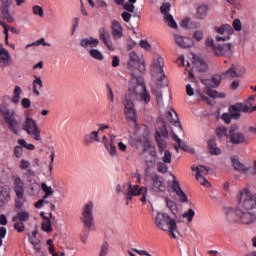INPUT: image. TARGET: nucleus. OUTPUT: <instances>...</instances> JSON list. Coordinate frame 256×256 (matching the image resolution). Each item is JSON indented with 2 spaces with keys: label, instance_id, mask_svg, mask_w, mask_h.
Listing matches in <instances>:
<instances>
[{
  "label": "nucleus",
  "instance_id": "obj_1",
  "mask_svg": "<svg viewBox=\"0 0 256 256\" xmlns=\"http://www.w3.org/2000/svg\"><path fill=\"white\" fill-rule=\"evenodd\" d=\"M237 206L226 211V221L233 225L249 227L256 223V194L249 189L240 190L236 197Z\"/></svg>",
  "mask_w": 256,
  "mask_h": 256
},
{
  "label": "nucleus",
  "instance_id": "obj_2",
  "mask_svg": "<svg viewBox=\"0 0 256 256\" xmlns=\"http://www.w3.org/2000/svg\"><path fill=\"white\" fill-rule=\"evenodd\" d=\"M129 96L134 101H138L139 103H143V105H149L151 103V92L147 90V86H145V80L141 77H136L132 74V79L129 84Z\"/></svg>",
  "mask_w": 256,
  "mask_h": 256
},
{
  "label": "nucleus",
  "instance_id": "obj_3",
  "mask_svg": "<svg viewBox=\"0 0 256 256\" xmlns=\"http://www.w3.org/2000/svg\"><path fill=\"white\" fill-rule=\"evenodd\" d=\"M154 223L160 231L168 233L172 239H179V227L177 226V220L171 218L169 214L165 212H158L154 218Z\"/></svg>",
  "mask_w": 256,
  "mask_h": 256
},
{
  "label": "nucleus",
  "instance_id": "obj_4",
  "mask_svg": "<svg viewBox=\"0 0 256 256\" xmlns=\"http://www.w3.org/2000/svg\"><path fill=\"white\" fill-rule=\"evenodd\" d=\"M243 29V25L241 24V20L239 18L234 19L232 26L230 24H223L221 26H216L214 31L218 33V35L224 36H215V41L225 42L231 39V35L237 31L238 33L241 32Z\"/></svg>",
  "mask_w": 256,
  "mask_h": 256
},
{
  "label": "nucleus",
  "instance_id": "obj_5",
  "mask_svg": "<svg viewBox=\"0 0 256 256\" xmlns=\"http://www.w3.org/2000/svg\"><path fill=\"white\" fill-rule=\"evenodd\" d=\"M145 177H149L151 180L150 189L154 193H165V189H167V185L165 183V178L163 176L157 174L156 172H150L149 169L144 171Z\"/></svg>",
  "mask_w": 256,
  "mask_h": 256
},
{
  "label": "nucleus",
  "instance_id": "obj_6",
  "mask_svg": "<svg viewBox=\"0 0 256 256\" xmlns=\"http://www.w3.org/2000/svg\"><path fill=\"white\" fill-rule=\"evenodd\" d=\"M0 113H2L5 123L9 125V128L15 135H19V120L17 119V113L15 110H9L0 105Z\"/></svg>",
  "mask_w": 256,
  "mask_h": 256
},
{
  "label": "nucleus",
  "instance_id": "obj_7",
  "mask_svg": "<svg viewBox=\"0 0 256 256\" xmlns=\"http://www.w3.org/2000/svg\"><path fill=\"white\" fill-rule=\"evenodd\" d=\"M164 67H165V60L163 59V57L158 56L154 58L152 62L151 71L153 75H160V77L157 80L159 87L167 86V76H165V71L163 70Z\"/></svg>",
  "mask_w": 256,
  "mask_h": 256
},
{
  "label": "nucleus",
  "instance_id": "obj_8",
  "mask_svg": "<svg viewBox=\"0 0 256 256\" xmlns=\"http://www.w3.org/2000/svg\"><path fill=\"white\" fill-rule=\"evenodd\" d=\"M22 129L29 137H32L34 141H41V130L39 129L37 120L27 116L22 124Z\"/></svg>",
  "mask_w": 256,
  "mask_h": 256
},
{
  "label": "nucleus",
  "instance_id": "obj_9",
  "mask_svg": "<svg viewBox=\"0 0 256 256\" xmlns=\"http://www.w3.org/2000/svg\"><path fill=\"white\" fill-rule=\"evenodd\" d=\"M125 191V197H126V205H129L131 201H133V197H139L144 192L146 193L147 187L145 186H139V185H131V182H127L123 184Z\"/></svg>",
  "mask_w": 256,
  "mask_h": 256
},
{
  "label": "nucleus",
  "instance_id": "obj_10",
  "mask_svg": "<svg viewBox=\"0 0 256 256\" xmlns=\"http://www.w3.org/2000/svg\"><path fill=\"white\" fill-rule=\"evenodd\" d=\"M228 139H230V143L232 145H247L249 140L245 137V134L239 130V126L237 124H233L228 133Z\"/></svg>",
  "mask_w": 256,
  "mask_h": 256
},
{
  "label": "nucleus",
  "instance_id": "obj_11",
  "mask_svg": "<svg viewBox=\"0 0 256 256\" xmlns=\"http://www.w3.org/2000/svg\"><path fill=\"white\" fill-rule=\"evenodd\" d=\"M95 204L93 202H88L84 205L82 209L81 221L84 224L86 229H93V225H95L94 218H93V209Z\"/></svg>",
  "mask_w": 256,
  "mask_h": 256
},
{
  "label": "nucleus",
  "instance_id": "obj_12",
  "mask_svg": "<svg viewBox=\"0 0 256 256\" xmlns=\"http://www.w3.org/2000/svg\"><path fill=\"white\" fill-rule=\"evenodd\" d=\"M124 115L128 121H132V123H137V109H135V103L133 102V98L131 96L126 95L124 102Z\"/></svg>",
  "mask_w": 256,
  "mask_h": 256
},
{
  "label": "nucleus",
  "instance_id": "obj_13",
  "mask_svg": "<svg viewBox=\"0 0 256 256\" xmlns=\"http://www.w3.org/2000/svg\"><path fill=\"white\" fill-rule=\"evenodd\" d=\"M130 61L128 62V71H135L138 69L140 73H145L147 71L145 67V61L139 58V55L135 52H130Z\"/></svg>",
  "mask_w": 256,
  "mask_h": 256
},
{
  "label": "nucleus",
  "instance_id": "obj_14",
  "mask_svg": "<svg viewBox=\"0 0 256 256\" xmlns=\"http://www.w3.org/2000/svg\"><path fill=\"white\" fill-rule=\"evenodd\" d=\"M170 11L171 3L166 2L161 5L160 12L164 17L165 23H167V25L170 26L171 29H177V22L175 21V18H173V15H171Z\"/></svg>",
  "mask_w": 256,
  "mask_h": 256
},
{
  "label": "nucleus",
  "instance_id": "obj_15",
  "mask_svg": "<svg viewBox=\"0 0 256 256\" xmlns=\"http://www.w3.org/2000/svg\"><path fill=\"white\" fill-rule=\"evenodd\" d=\"M17 143L18 145L14 147V157L17 159L23 157V149H26L27 151H34L35 149V145L27 143L25 139H18Z\"/></svg>",
  "mask_w": 256,
  "mask_h": 256
},
{
  "label": "nucleus",
  "instance_id": "obj_16",
  "mask_svg": "<svg viewBox=\"0 0 256 256\" xmlns=\"http://www.w3.org/2000/svg\"><path fill=\"white\" fill-rule=\"evenodd\" d=\"M99 39L109 51H115V46L113 45L111 35L109 34V30L107 28L99 29Z\"/></svg>",
  "mask_w": 256,
  "mask_h": 256
},
{
  "label": "nucleus",
  "instance_id": "obj_17",
  "mask_svg": "<svg viewBox=\"0 0 256 256\" xmlns=\"http://www.w3.org/2000/svg\"><path fill=\"white\" fill-rule=\"evenodd\" d=\"M112 37L114 41H119L125 37V28L118 20H113L111 24Z\"/></svg>",
  "mask_w": 256,
  "mask_h": 256
},
{
  "label": "nucleus",
  "instance_id": "obj_18",
  "mask_svg": "<svg viewBox=\"0 0 256 256\" xmlns=\"http://www.w3.org/2000/svg\"><path fill=\"white\" fill-rule=\"evenodd\" d=\"M214 51L217 57H223L225 55H233V44L231 43L216 44V46H214Z\"/></svg>",
  "mask_w": 256,
  "mask_h": 256
},
{
  "label": "nucleus",
  "instance_id": "obj_19",
  "mask_svg": "<svg viewBox=\"0 0 256 256\" xmlns=\"http://www.w3.org/2000/svg\"><path fill=\"white\" fill-rule=\"evenodd\" d=\"M221 81H223L221 75L216 74L213 75L210 79H202L201 83L205 85L207 89H215L221 85Z\"/></svg>",
  "mask_w": 256,
  "mask_h": 256
},
{
  "label": "nucleus",
  "instance_id": "obj_20",
  "mask_svg": "<svg viewBox=\"0 0 256 256\" xmlns=\"http://www.w3.org/2000/svg\"><path fill=\"white\" fill-rule=\"evenodd\" d=\"M192 65L191 71H198L199 73L207 71V63L197 55L192 56Z\"/></svg>",
  "mask_w": 256,
  "mask_h": 256
},
{
  "label": "nucleus",
  "instance_id": "obj_21",
  "mask_svg": "<svg viewBox=\"0 0 256 256\" xmlns=\"http://www.w3.org/2000/svg\"><path fill=\"white\" fill-rule=\"evenodd\" d=\"M14 191L16 197H25V181L19 176L14 177Z\"/></svg>",
  "mask_w": 256,
  "mask_h": 256
},
{
  "label": "nucleus",
  "instance_id": "obj_22",
  "mask_svg": "<svg viewBox=\"0 0 256 256\" xmlns=\"http://www.w3.org/2000/svg\"><path fill=\"white\" fill-rule=\"evenodd\" d=\"M166 118L172 123V125L179 127L180 131H183V126L181 125V121H179V115L175 112V109L172 107L168 108Z\"/></svg>",
  "mask_w": 256,
  "mask_h": 256
},
{
  "label": "nucleus",
  "instance_id": "obj_23",
  "mask_svg": "<svg viewBox=\"0 0 256 256\" xmlns=\"http://www.w3.org/2000/svg\"><path fill=\"white\" fill-rule=\"evenodd\" d=\"M97 45H99V39L97 38L87 37L80 39V47H82V49H86V51L95 49Z\"/></svg>",
  "mask_w": 256,
  "mask_h": 256
},
{
  "label": "nucleus",
  "instance_id": "obj_24",
  "mask_svg": "<svg viewBox=\"0 0 256 256\" xmlns=\"http://www.w3.org/2000/svg\"><path fill=\"white\" fill-rule=\"evenodd\" d=\"M11 201V189L8 186H0V207H5Z\"/></svg>",
  "mask_w": 256,
  "mask_h": 256
},
{
  "label": "nucleus",
  "instance_id": "obj_25",
  "mask_svg": "<svg viewBox=\"0 0 256 256\" xmlns=\"http://www.w3.org/2000/svg\"><path fill=\"white\" fill-rule=\"evenodd\" d=\"M231 162H232L234 169L236 171H238V173L247 175V173H249V171H251V167H247V166H245V164L241 163V161H239V157H237V156H232Z\"/></svg>",
  "mask_w": 256,
  "mask_h": 256
},
{
  "label": "nucleus",
  "instance_id": "obj_26",
  "mask_svg": "<svg viewBox=\"0 0 256 256\" xmlns=\"http://www.w3.org/2000/svg\"><path fill=\"white\" fill-rule=\"evenodd\" d=\"M174 40L176 45L178 47H181L182 49H187L188 47H191L193 45V40L189 37H184L179 34H174Z\"/></svg>",
  "mask_w": 256,
  "mask_h": 256
},
{
  "label": "nucleus",
  "instance_id": "obj_27",
  "mask_svg": "<svg viewBox=\"0 0 256 256\" xmlns=\"http://www.w3.org/2000/svg\"><path fill=\"white\" fill-rule=\"evenodd\" d=\"M11 65V54L7 48H2L0 50V68L5 69V67H9Z\"/></svg>",
  "mask_w": 256,
  "mask_h": 256
},
{
  "label": "nucleus",
  "instance_id": "obj_28",
  "mask_svg": "<svg viewBox=\"0 0 256 256\" xmlns=\"http://www.w3.org/2000/svg\"><path fill=\"white\" fill-rule=\"evenodd\" d=\"M182 223L186 225H191L193 223V219H195V210L193 208H189L184 213L181 214Z\"/></svg>",
  "mask_w": 256,
  "mask_h": 256
},
{
  "label": "nucleus",
  "instance_id": "obj_29",
  "mask_svg": "<svg viewBox=\"0 0 256 256\" xmlns=\"http://www.w3.org/2000/svg\"><path fill=\"white\" fill-rule=\"evenodd\" d=\"M173 180L168 184V191L170 195H175L176 193H179L181 189V185H179V180H177V177L175 175H172Z\"/></svg>",
  "mask_w": 256,
  "mask_h": 256
},
{
  "label": "nucleus",
  "instance_id": "obj_30",
  "mask_svg": "<svg viewBox=\"0 0 256 256\" xmlns=\"http://www.w3.org/2000/svg\"><path fill=\"white\" fill-rule=\"evenodd\" d=\"M32 87H33V93L37 97L41 95V89H43V80H41V77L39 76H34V80L32 81Z\"/></svg>",
  "mask_w": 256,
  "mask_h": 256
},
{
  "label": "nucleus",
  "instance_id": "obj_31",
  "mask_svg": "<svg viewBox=\"0 0 256 256\" xmlns=\"http://www.w3.org/2000/svg\"><path fill=\"white\" fill-rule=\"evenodd\" d=\"M31 217V214L27 212V210H21L18 212L15 216L12 217V221H20L22 223H26V221H29V218Z\"/></svg>",
  "mask_w": 256,
  "mask_h": 256
},
{
  "label": "nucleus",
  "instance_id": "obj_32",
  "mask_svg": "<svg viewBox=\"0 0 256 256\" xmlns=\"http://www.w3.org/2000/svg\"><path fill=\"white\" fill-rule=\"evenodd\" d=\"M21 95H23V89L21 86H15L13 90V96L11 98V103L17 105L21 101Z\"/></svg>",
  "mask_w": 256,
  "mask_h": 256
},
{
  "label": "nucleus",
  "instance_id": "obj_33",
  "mask_svg": "<svg viewBox=\"0 0 256 256\" xmlns=\"http://www.w3.org/2000/svg\"><path fill=\"white\" fill-rule=\"evenodd\" d=\"M0 13L2 17L7 21V23H13V21H15V18H13V16L9 12V7L1 6Z\"/></svg>",
  "mask_w": 256,
  "mask_h": 256
},
{
  "label": "nucleus",
  "instance_id": "obj_34",
  "mask_svg": "<svg viewBox=\"0 0 256 256\" xmlns=\"http://www.w3.org/2000/svg\"><path fill=\"white\" fill-rule=\"evenodd\" d=\"M241 73L237 72V68L234 64L231 65V67L224 73V77L226 79H233L235 77H241Z\"/></svg>",
  "mask_w": 256,
  "mask_h": 256
},
{
  "label": "nucleus",
  "instance_id": "obj_35",
  "mask_svg": "<svg viewBox=\"0 0 256 256\" xmlns=\"http://www.w3.org/2000/svg\"><path fill=\"white\" fill-rule=\"evenodd\" d=\"M208 149L210 155H221V149L217 147L214 139L208 141Z\"/></svg>",
  "mask_w": 256,
  "mask_h": 256
},
{
  "label": "nucleus",
  "instance_id": "obj_36",
  "mask_svg": "<svg viewBox=\"0 0 256 256\" xmlns=\"http://www.w3.org/2000/svg\"><path fill=\"white\" fill-rule=\"evenodd\" d=\"M229 113L231 114L233 119H241V110L237 103L229 107Z\"/></svg>",
  "mask_w": 256,
  "mask_h": 256
},
{
  "label": "nucleus",
  "instance_id": "obj_37",
  "mask_svg": "<svg viewBox=\"0 0 256 256\" xmlns=\"http://www.w3.org/2000/svg\"><path fill=\"white\" fill-rule=\"evenodd\" d=\"M166 205L173 215H177V213H179V206H177L175 201L170 198H166Z\"/></svg>",
  "mask_w": 256,
  "mask_h": 256
},
{
  "label": "nucleus",
  "instance_id": "obj_38",
  "mask_svg": "<svg viewBox=\"0 0 256 256\" xmlns=\"http://www.w3.org/2000/svg\"><path fill=\"white\" fill-rule=\"evenodd\" d=\"M88 53L90 57H92V59H96V61H103V59H105L103 53H101V51H99L98 49L92 48L91 50H88Z\"/></svg>",
  "mask_w": 256,
  "mask_h": 256
},
{
  "label": "nucleus",
  "instance_id": "obj_39",
  "mask_svg": "<svg viewBox=\"0 0 256 256\" xmlns=\"http://www.w3.org/2000/svg\"><path fill=\"white\" fill-rule=\"evenodd\" d=\"M110 252H111V249H110L109 242H103L100 245L98 256H108Z\"/></svg>",
  "mask_w": 256,
  "mask_h": 256
},
{
  "label": "nucleus",
  "instance_id": "obj_40",
  "mask_svg": "<svg viewBox=\"0 0 256 256\" xmlns=\"http://www.w3.org/2000/svg\"><path fill=\"white\" fill-rule=\"evenodd\" d=\"M207 13H209V6L207 5H200L197 8V15L199 19H203L207 17Z\"/></svg>",
  "mask_w": 256,
  "mask_h": 256
},
{
  "label": "nucleus",
  "instance_id": "obj_41",
  "mask_svg": "<svg viewBox=\"0 0 256 256\" xmlns=\"http://www.w3.org/2000/svg\"><path fill=\"white\" fill-rule=\"evenodd\" d=\"M160 137V138H167L169 137V132L167 131V126H165V124H162V126H160L155 134V138Z\"/></svg>",
  "mask_w": 256,
  "mask_h": 256
},
{
  "label": "nucleus",
  "instance_id": "obj_42",
  "mask_svg": "<svg viewBox=\"0 0 256 256\" xmlns=\"http://www.w3.org/2000/svg\"><path fill=\"white\" fill-rule=\"evenodd\" d=\"M192 171H196V175L205 176V175L209 174V168H207V166H203V165H198V166H196V168H195V166H193Z\"/></svg>",
  "mask_w": 256,
  "mask_h": 256
},
{
  "label": "nucleus",
  "instance_id": "obj_43",
  "mask_svg": "<svg viewBox=\"0 0 256 256\" xmlns=\"http://www.w3.org/2000/svg\"><path fill=\"white\" fill-rule=\"evenodd\" d=\"M41 189L45 193L43 196L44 199H49V197H51V195H53V193H55L53 191V188L51 186H48L46 183L41 184Z\"/></svg>",
  "mask_w": 256,
  "mask_h": 256
},
{
  "label": "nucleus",
  "instance_id": "obj_44",
  "mask_svg": "<svg viewBox=\"0 0 256 256\" xmlns=\"http://www.w3.org/2000/svg\"><path fill=\"white\" fill-rule=\"evenodd\" d=\"M207 95L209 97H211L212 99H225V93L223 92H218L216 90H211V89H208L206 91Z\"/></svg>",
  "mask_w": 256,
  "mask_h": 256
},
{
  "label": "nucleus",
  "instance_id": "obj_45",
  "mask_svg": "<svg viewBox=\"0 0 256 256\" xmlns=\"http://www.w3.org/2000/svg\"><path fill=\"white\" fill-rule=\"evenodd\" d=\"M29 181V185H28V189L31 191V195H35V193H39V183H37V181L35 180H28Z\"/></svg>",
  "mask_w": 256,
  "mask_h": 256
},
{
  "label": "nucleus",
  "instance_id": "obj_46",
  "mask_svg": "<svg viewBox=\"0 0 256 256\" xmlns=\"http://www.w3.org/2000/svg\"><path fill=\"white\" fill-rule=\"evenodd\" d=\"M228 129L225 126H218L216 128V135L220 138L223 139V137H229Z\"/></svg>",
  "mask_w": 256,
  "mask_h": 256
},
{
  "label": "nucleus",
  "instance_id": "obj_47",
  "mask_svg": "<svg viewBox=\"0 0 256 256\" xmlns=\"http://www.w3.org/2000/svg\"><path fill=\"white\" fill-rule=\"evenodd\" d=\"M155 140L158 145L159 153L161 154V153L165 152V149H167V142H165V140H163V138H161V137H157V138H155Z\"/></svg>",
  "mask_w": 256,
  "mask_h": 256
},
{
  "label": "nucleus",
  "instance_id": "obj_48",
  "mask_svg": "<svg viewBox=\"0 0 256 256\" xmlns=\"http://www.w3.org/2000/svg\"><path fill=\"white\" fill-rule=\"evenodd\" d=\"M174 195H176V199L180 203H189V198L187 197V194H185L183 190H180L179 192H177Z\"/></svg>",
  "mask_w": 256,
  "mask_h": 256
},
{
  "label": "nucleus",
  "instance_id": "obj_49",
  "mask_svg": "<svg viewBox=\"0 0 256 256\" xmlns=\"http://www.w3.org/2000/svg\"><path fill=\"white\" fill-rule=\"evenodd\" d=\"M105 147L111 157H115V155H117V147L113 142H109L108 144H105Z\"/></svg>",
  "mask_w": 256,
  "mask_h": 256
},
{
  "label": "nucleus",
  "instance_id": "obj_50",
  "mask_svg": "<svg viewBox=\"0 0 256 256\" xmlns=\"http://www.w3.org/2000/svg\"><path fill=\"white\" fill-rule=\"evenodd\" d=\"M41 229L44 233H51L53 231V225L51 224V220H47L41 223Z\"/></svg>",
  "mask_w": 256,
  "mask_h": 256
},
{
  "label": "nucleus",
  "instance_id": "obj_51",
  "mask_svg": "<svg viewBox=\"0 0 256 256\" xmlns=\"http://www.w3.org/2000/svg\"><path fill=\"white\" fill-rule=\"evenodd\" d=\"M32 12L34 13V15L38 17H45V12L43 11V7L39 5H34L32 7Z\"/></svg>",
  "mask_w": 256,
  "mask_h": 256
},
{
  "label": "nucleus",
  "instance_id": "obj_52",
  "mask_svg": "<svg viewBox=\"0 0 256 256\" xmlns=\"http://www.w3.org/2000/svg\"><path fill=\"white\" fill-rule=\"evenodd\" d=\"M167 165L169 164L165 162H158L157 163L158 172L162 174L167 173L169 171V166Z\"/></svg>",
  "mask_w": 256,
  "mask_h": 256
},
{
  "label": "nucleus",
  "instance_id": "obj_53",
  "mask_svg": "<svg viewBox=\"0 0 256 256\" xmlns=\"http://www.w3.org/2000/svg\"><path fill=\"white\" fill-rule=\"evenodd\" d=\"M156 96L157 105L159 107H165V102L163 101V92L156 91L154 92Z\"/></svg>",
  "mask_w": 256,
  "mask_h": 256
},
{
  "label": "nucleus",
  "instance_id": "obj_54",
  "mask_svg": "<svg viewBox=\"0 0 256 256\" xmlns=\"http://www.w3.org/2000/svg\"><path fill=\"white\" fill-rule=\"evenodd\" d=\"M171 159H172L171 151L165 150V151H164V155H163L162 158H161V161H162L163 163L171 164Z\"/></svg>",
  "mask_w": 256,
  "mask_h": 256
},
{
  "label": "nucleus",
  "instance_id": "obj_55",
  "mask_svg": "<svg viewBox=\"0 0 256 256\" xmlns=\"http://www.w3.org/2000/svg\"><path fill=\"white\" fill-rule=\"evenodd\" d=\"M239 109H240V113H253V111H251L252 108H250L246 103H237Z\"/></svg>",
  "mask_w": 256,
  "mask_h": 256
},
{
  "label": "nucleus",
  "instance_id": "obj_56",
  "mask_svg": "<svg viewBox=\"0 0 256 256\" xmlns=\"http://www.w3.org/2000/svg\"><path fill=\"white\" fill-rule=\"evenodd\" d=\"M24 205H25V196H22L21 198L17 197L15 200L16 209H23Z\"/></svg>",
  "mask_w": 256,
  "mask_h": 256
},
{
  "label": "nucleus",
  "instance_id": "obj_57",
  "mask_svg": "<svg viewBox=\"0 0 256 256\" xmlns=\"http://www.w3.org/2000/svg\"><path fill=\"white\" fill-rule=\"evenodd\" d=\"M196 179L200 183V185H204V187H210L211 186V184L209 183V181H207V178H205V176L196 175Z\"/></svg>",
  "mask_w": 256,
  "mask_h": 256
},
{
  "label": "nucleus",
  "instance_id": "obj_58",
  "mask_svg": "<svg viewBox=\"0 0 256 256\" xmlns=\"http://www.w3.org/2000/svg\"><path fill=\"white\" fill-rule=\"evenodd\" d=\"M177 146H174V149L176 151H179V149H183V151H187V146L185 145V141H183L182 139L178 140Z\"/></svg>",
  "mask_w": 256,
  "mask_h": 256
},
{
  "label": "nucleus",
  "instance_id": "obj_59",
  "mask_svg": "<svg viewBox=\"0 0 256 256\" xmlns=\"http://www.w3.org/2000/svg\"><path fill=\"white\" fill-rule=\"evenodd\" d=\"M232 118L233 116L231 115V112L230 113H223L222 116H221V119L227 123V125H229L232 121Z\"/></svg>",
  "mask_w": 256,
  "mask_h": 256
},
{
  "label": "nucleus",
  "instance_id": "obj_60",
  "mask_svg": "<svg viewBox=\"0 0 256 256\" xmlns=\"http://www.w3.org/2000/svg\"><path fill=\"white\" fill-rule=\"evenodd\" d=\"M139 46L142 49H145V51H150L151 50V44L147 40H140Z\"/></svg>",
  "mask_w": 256,
  "mask_h": 256
},
{
  "label": "nucleus",
  "instance_id": "obj_61",
  "mask_svg": "<svg viewBox=\"0 0 256 256\" xmlns=\"http://www.w3.org/2000/svg\"><path fill=\"white\" fill-rule=\"evenodd\" d=\"M14 229L16 231H18V233H23V231H25V224H23V222H16L14 224Z\"/></svg>",
  "mask_w": 256,
  "mask_h": 256
},
{
  "label": "nucleus",
  "instance_id": "obj_62",
  "mask_svg": "<svg viewBox=\"0 0 256 256\" xmlns=\"http://www.w3.org/2000/svg\"><path fill=\"white\" fill-rule=\"evenodd\" d=\"M193 39L196 41H201L203 39V30H197L193 34Z\"/></svg>",
  "mask_w": 256,
  "mask_h": 256
},
{
  "label": "nucleus",
  "instance_id": "obj_63",
  "mask_svg": "<svg viewBox=\"0 0 256 256\" xmlns=\"http://www.w3.org/2000/svg\"><path fill=\"white\" fill-rule=\"evenodd\" d=\"M21 105L23 109H29V107H31V100L29 98H23L21 100Z\"/></svg>",
  "mask_w": 256,
  "mask_h": 256
},
{
  "label": "nucleus",
  "instance_id": "obj_64",
  "mask_svg": "<svg viewBox=\"0 0 256 256\" xmlns=\"http://www.w3.org/2000/svg\"><path fill=\"white\" fill-rule=\"evenodd\" d=\"M29 167H31V162H29L25 159H22L21 164H20V169L27 171V169H29Z\"/></svg>",
  "mask_w": 256,
  "mask_h": 256
}]
</instances>
